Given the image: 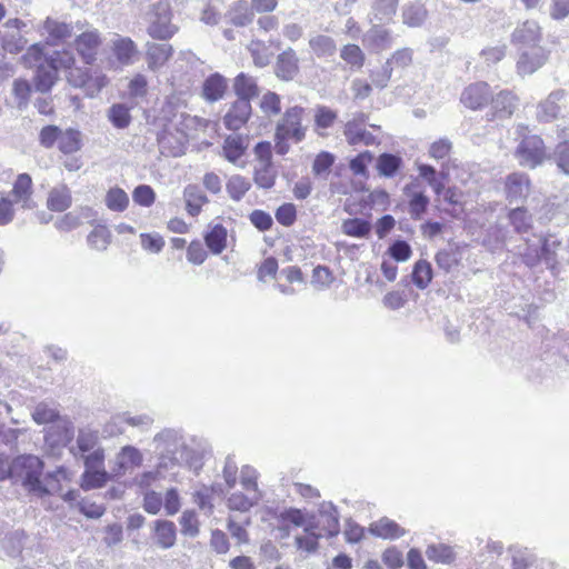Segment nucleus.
I'll list each match as a JSON object with an SVG mask.
<instances>
[{
	"mask_svg": "<svg viewBox=\"0 0 569 569\" xmlns=\"http://www.w3.org/2000/svg\"><path fill=\"white\" fill-rule=\"evenodd\" d=\"M43 462L36 456H20L9 461L8 458L0 456V481L11 479L13 482L21 485L38 497L44 495L59 493L62 490L61 480H67V469L58 468L54 472L49 473L43 483L40 480Z\"/></svg>",
	"mask_w": 569,
	"mask_h": 569,
	"instance_id": "1",
	"label": "nucleus"
},
{
	"mask_svg": "<svg viewBox=\"0 0 569 569\" xmlns=\"http://www.w3.org/2000/svg\"><path fill=\"white\" fill-rule=\"evenodd\" d=\"M152 446L159 470L169 471L181 466L200 467L201 458L187 445L181 429L163 428L153 436Z\"/></svg>",
	"mask_w": 569,
	"mask_h": 569,
	"instance_id": "2",
	"label": "nucleus"
},
{
	"mask_svg": "<svg viewBox=\"0 0 569 569\" xmlns=\"http://www.w3.org/2000/svg\"><path fill=\"white\" fill-rule=\"evenodd\" d=\"M43 48L41 44H33L29 48L28 52L23 56V59L28 63L37 64L34 76V87L37 91L46 93L51 90L52 86L57 80V74L60 69L66 72V79L71 82V53L63 49L62 51H53L49 58H43Z\"/></svg>",
	"mask_w": 569,
	"mask_h": 569,
	"instance_id": "3",
	"label": "nucleus"
},
{
	"mask_svg": "<svg viewBox=\"0 0 569 569\" xmlns=\"http://www.w3.org/2000/svg\"><path fill=\"white\" fill-rule=\"evenodd\" d=\"M305 108L293 106L288 108L278 121L274 133L276 151L286 154L289 151L288 141L301 142L306 138L307 126L302 124Z\"/></svg>",
	"mask_w": 569,
	"mask_h": 569,
	"instance_id": "4",
	"label": "nucleus"
},
{
	"mask_svg": "<svg viewBox=\"0 0 569 569\" xmlns=\"http://www.w3.org/2000/svg\"><path fill=\"white\" fill-rule=\"evenodd\" d=\"M527 130L526 126H518L517 131L521 139L515 149L513 156L519 166L536 169L550 159V153L543 139L538 134H526L525 131Z\"/></svg>",
	"mask_w": 569,
	"mask_h": 569,
	"instance_id": "5",
	"label": "nucleus"
},
{
	"mask_svg": "<svg viewBox=\"0 0 569 569\" xmlns=\"http://www.w3.org/2000/svg\"><path fill=\"white\" fill-rule=\"evenodd\" d=\"M76 443L77 452H73V455L82 460L83 466H104L106 451L101 445L98 430L89 427L80 428Z\"/></svg>",
	"mask_w": 569,
	"mask_h": 569,
	"instance_id": "6",
	"label": "nucleus"
},
{
	"mask_svg": "<svg viewBox=\"0 0 569 569\" xmlns=\"http://www.w3.org/2000/svg\"><path fill=\"white\" fill-rule=\"evenodd\" d=\"M172 12L169 4L157 3L153 7V14L147 28V33L157 40H169L177 32L178 27L171 22Z\"/></svg>",
	"mask_w": 569,
	"mask_h": 569,
	"instance_id": "7",
	"label": "nucleus"
},
{
	"mask_svg": "<svg viewBox=\"0 0 569 569\" xmlns=\"http://www.w3.org/2000/svg\"><path fill=\"white\" fill-rule=\"evenodd\" d=\"M143 463L141 450L132 445H126L119 449L110 461L111 476L123 477L129 470L140 468Z\"/></svg>",
	"mask_w": 569,
	"mask_h": 569,
	"instance_id": "8",
	"label": "nucleus"
},
{
	"mask_svg": "<svg viewBox=\"0 0 569 569\" xmlns=\"http://www.w3.org/2000/svg\"><path fill=\"white\" fill-rule=\"evenodd\" d=\"M76 28L81 31L73 40V49L79 57L87 63L91 64L96 60L98 49L101 44V37L97 29L84 30V24L77 23Z\"/></svg>",
	"mask_w": 569,
	"mask_h": 569,
	"instance_id": "9",
	"label": "nucleus"
},
{
	"mask_svg": "<svg viewBox=\"0 0 569 569\" xmlns=\"http://www.w3.org/2000/svg\"><path fill=\"white\" fill-rule=\"evenodd\" d=\"M367 116L365 113H357L345 124L343 134L351 146L365 144L372 146L376 143V138L372 133L366 130Z\"/></svg>",
	"mask_w": 569,
	"mask_h": 569,
	"instance_id": "10",
	"label": "nucleus"
},
{
	"mask_svg": "<svg viewBox=\"0 0 569 569\" xmlns=\"http://www.w3.org/2000/svg\"><path fill=\"white\" fill-rule=\"evenodd\" d=\"M541 38L542 32L538 22L526 20L515 29L511 41L513 44L518 46L519 50L532 49V47H540L539 42Z\"/></svg>",
	"mask_w": 569,
	"mask_h": 569,
	"instance_id": "11",
	"label": "nucleus"
},
{
	"mask_svg": "<svg viewBox=\"0 0 569 569\" xmlns=\"http://www.w3.org/2000/svg\"><path fill=\"white\" fill-rule=\"evenodd\" d=\"M361 41L367 50L378 53L392 47L393 36L389 29H386L379 22L362 34Z\"/></svg>",
	"mask_w": 569,
	"mask_h": 569,
	"instance_id": "12",
	"label": "nucleus"
},
{
	"mask_svg": "<svg viewBox=\"0 0 569 569\" xmlns=\"http://www.w3.org/2000/svg\"><path fill=\"white\" fill-rule=\"evenodd\" d=\"M557 144L550 153L560 172L569 176V124H558L556 127Z\"/></svg>",
	"mask_w": 569,
	"mask_h": 569,
	"instance_id": "13",
	"label": "nucleus"
},
{
	"mask_svg": "<svg viewBox=\"0 0 569 569\" xmlns=\"http://www.w3.org/2000/svg\"><path fill=\"white\" fill-rule=\"evenodd\" d=\"M40 144L44 148H52L58 142V148L64 154L71 153V128L62 131L57 126H46L39 134Z\"/></svg>",
	"mask_w": 569,
	"mask_h": 569,
	"instance_id": "14",
	"label": "nucleus"
},
{
	"mask_svg": "<svg viewBox=\"0 0 569 569\" xmlns=\"http://www.w3.org/2000/svg\"><path fill=\"white\" fill-rule=\"evenodd\" d=\"M566 97V91L562 89L555 90L549 96L540 101L537 106L536 119L540 123H550L558 119L561 113L560 102Z\"/></svg>",
	"mask_w": 569,
	"mask_h": 569,
	"instance_id": "15",
	"label": "nucleus"
},
{
	"mask_svg": "<svg viewBox=\"0 0 569 569\" xmlns=\"http://www.w3.org/2000/svg\"><path fill=\"white\" fill-rule=\"evenodd\" d=\"M491 90L486 82H476L468 86L461 93L460 101L471 110H478L486 107L491 99Z\"/></svg>",
	"mask_w": 569,
	"mask_h": 569,
	"instance_id": "16",
	"label": "nucleus"
},
{
	"mask_svg": "<svg viewBox=\"0 0 569 569\" xmlns=\"http://www.w3.org/2000/svg\"><path fill=\"white\" fill-rule=\"evenodd\" d=\"M517 61V72L520 76L531 74L542 67L547 60V53L542 47L521 49Z\"/></svg>",
	"mask_w": 569,
	"mask_h": 569,
	"instance_id": "17",
	"label": "nucleus"
},
{
	"mask_svg": "<svg viewBox=\"0 0 569 569\" xmlns=\"http://www.w3.org/2000/svg\"><path fill=\"white\" fill-rule=\"evenodd\" d=\"M531 181L525 172H512L506 177L505 191L509 201H519L528 197Z\"/></svg>",
	"mask_w": 569,
	"mask_h": 569,
	"instance_id": "18",
	"label": "nucleus"
},
{
	"mask_svg": "<svg viewBox=\"0 0 569 569\" xmlns=\"http://www.w3.org/2000/svg\"><path fill=\"white\" fill-rule=\"evenodd\" d=\"M146 61L150 71L157 72L163 68L173 54V47L169 43L147 42Z\"/></svg>",
	"mask_w": 569,
	"mask_h": 569,
	"instance_id": "19",
	"label": "nucleus"
},
{
	"mask_svg": "<svg viewBox=\"0 0 569 569\" xmlns=\"http://www.w3.org/2000/svg\"><path fill=\"white\" fill-rule=\"evenodd\" d=\"M111 49L118 62L122 66H131L139 53L138 47L131 38L119 34L112 40Z\"/></svg>",
	"mask_w": 569,
	"mask_h": 569,
	"instance_id": "20",
	"label": "nucleus"
},
{
	"mask_svg": "<svg viewBox=\"0 0 569 569\" xmlns=\"http://www.w3.org/2000/svg\"><path fill=\"white\" fill-rule=\"evenodd\" d=\"M13 202L21 203L23 209H33L36 202L32 200V179L28 173H20L11 190Z\"/></svg>",
	"mask_w": 569,
	"mask_h": 569,
	"instance_id": "21",
	"label": "nucleus"
},
{
	"mask_svg": "<svg viewBox=\"0 0 569 569\" xmlns=\"http://www.w3.org/2000/svg\"><path fill=\"white\" fill-rule=\"evenodd\" d=\"M251 114V104L246 99H237L223 118L229 130H239Z\"/></svg>",
	"mask_w": 569,
	"mask_h": 569,
	"instance_id": "22",
	"label": "nucleus"
},
{
	"mask_svg": "<svg viewBox=\"0 0 569 569\" xmlns=\"http://www.w3.org/2000/svg\"><path fill=\"white\" fill-rule=\"evenodd\" d=\"M111 471L107 472L104 466H84V471L80 478V487L83 490H92L103 487L109 480H113Z\"/></svg>",
	"mask_w": 569,
	"mask_h": 569,
	"instance_id": "23",
	"label": "nucleus"
},
{
	"mask_svg": "<svg viewBox=\"0 0 569 569\" xmlns=\"http://www.w3.org/2000/svg\"><path fill=\"white\" fill-rule=\"evenodd\" d=\"M299 72V60L293 49L281 52L276 62V74L284 81L292 80Z\"/></svg>",
	"mask_w": 569,
	"mask_h": 569,
	"instance_id": "24",
	"label": "nucleus"
},
{
	"mask_svg": "<svg viewBox=\"0 0 569 569\" xmlns=\"http://www.w3.org/2000/svg\"><path fill=\"white\" fill-rule=\"evenodd\" d=\"M490 101L493 117L499 119L510 118L518 106V98L508 90L500 91L495 98L491 96Z\"/></svg>",
	"mask_w": 569,
	"mask_h": 569,
	"instance_id": "25",
	"label": "nucleus"
},
{
	"mask_svg": "<svg viewBox=\"0 0 569 569\" xmlns=\"http://www.w3.org/2000/svg\"><path fill=\"white\" fill-rule=\"evenodd\" d=\"M318 515L322 532L329 537L338 535L340 523L337 507L330 501H323L319 505Z\"/></svg>",
	"mask_w": 569,
	"mask_h": 569,
	"instance_id": "26",
	"label": "nucleus"
},
{
	"mask_svg": "<svg viewBox=\"0 0 569 569\" xmlns=\"http://www.w3.org/2000/svg\"><path fill=\"white\" fill-rule=\"evenodd\" d=\"M248 147V137H243L241 134H230L223 141L222 154L229 162L238 164V161L246 153Z\"/></svg>",
	"mask_w": 569,
	"mask_h": 569,
	"instance_id": "27",
	"label": "nucleus"
},
{
	"mask_svg": "<svg viewBox=\"0 0 569 569\" xmlns=\"http://www.w3.org/2000/svg\"><path fill=\"white\" fill-rule=\"evenodd\" d=\"M399 0H371L370 22L389 23L398 9Z\"/></svg>",
	"mask_w": 569,
	"mask_h": 569,
	"instance_id": "28",
	"label": "nucleus"
},
{
	"mask_svg": "<svg viewBox=\"0 0 569 569\" xmlns=\"http://www.w3.org/2000/svg\"><path fill=\"white\" fill-rule=\"evenodd\" d=\"M369 531L382 539H398L406 535V530L400 527L396 521L383 517L369 526Z\"/></svg>",
	"mask_w": 569,
	"mask_h": 569,
	"instance_id": "29",
	"label": "nucleus"
},
{
	"mask_svg": "<svg viewBox=\"0 0 569 569\" xmlns=\"http://www.w3.org/2000/svg\"><path fill=\"white\" fill-rule=\"evenodd\" d=\"M426 556L431 562L447 566L452 565L457 559L455 547L443 542L429 543L426 548Z\"/></svg>",
	"mask_w": 569,
	"mask_h": 569,
	"instance_id": "30",
	"label": "nucleus"
},
{
	"mask_svg": "<svg viewBox=\"0 0 569 569\" xmlns=\"http://www.w3.org/2000/svg\"><path fill=\"white\" fill-rule=\"evenodd\" d=\"M262 498V493L253 491L233 492L227 499V506L231 510L247 512L252 507L257 506Z\"/></svg>",
	"mask_w": 569,
	"mask_h": 569,
	"instance_id": "31",
	"label": "nucleus"
},
{
	"mask_svg": "<svg viewBox=\"0 0 569 569\" xmlns=\"http://www.w3.org/2000/svg\"><path fill=\"white\" fill-rule=\"evenodd\" d=\"M309 48L319 59L333 57L337 52V43L335 39L330 36L320 33L310 37Z\"/></svg>",
	"mask_w": 569,
	"mask_h": 569,
	"instance_id": "32",
	"label": "nucleus"
},
{
	"mask_svg": "<svg viewBox=\"0 0 569 569\" xmlns=\"http://www.w3.org/2000/svg\"><path fill=\"white\" fill-rule=\"evenodd\" d=\"M227 17L233 26L246 27L253 21L254 12L246 0H239L230 7Z\"/></svg>",
	"mask_w": 569,
	"mask_h": 569,
	"instance_id": "33",
	"label": "nucleus"
},
{
	"mask_svg": "<svg viewBox=\"0 0 569 569\" xmlns=\"http://www.w3.org/2000/svg\"><path fill=\"white\" fill-rule=\"evenodd\" d=\"M416 184L405 187L403 191L409 197L408 208L412 219H420L427 210L429 198L421 191H415Z\"/></svg>",
	"mask_w": 569,
	"mask_h": 569,
	"instance_id": "34",
	"label": "nucleus"
},
{
	"mask_svg": "<svg viewBox=\"0 0 569 569\" xmlns=\"http://www.w3.org/2000/svg\"><path fill=\"white\" fill-rule=\"evenodd\" d=\"M43 30L47 33V43L59 46L70 36L69 26L52 18H47L43 23Z\"/></svg>",
	"mask_w": 569,
	"mask_h": 569,
	"instance_id": "35",
	"label": "nucleus"
},
{
	"mask_svg": "<svg viewBox=\"0 0 569 569\" xmlns=\"http://www.w3.org/2000/svg\"><path fill=\"white\" fill-rule=\"evenodd\" d=\"M227 80L219 73L208 77L202 86V96L207 101L220 100L227 90Z\"/></svg>",
	"mask_w": 569,
	"mask_h": 569,
	"instance_id": "36",
	"label": "nucleus"
},
{
	"mask_svg": "<svg viewBox=\"0 0 569 569\" xmlns=\"http://www.w3.org/2000/svg\"><path fill=\"white\" fill-rule=\"evenodd\" d=\"M183 199L186 203V210L192 217L198 216L202 206L208 202L207 196L197 184H188L184 188Z\"/></svg>",
	"mask_w": 569,
	"mask_h": 569,
	"instance_id": "37",
	"label": "nucleus"
},
{
	"mask_svg": "<svg viewBox=\"0 0 569 569\" xmlns=\"http://www.w3.org/2000/svg\"><path fill=\"white\" fill-rule=\"evenodd\" d=\"M71 204V194L67 184L52 188L47 199V207L50 211L62 212Z\"/></svg>",
	"mask_w": 569,
	"mask_h": 569,
	"instance_id": "38",
	"label": "nucleus"
},
{
	"mask_svg": "<svg viewBox=\"0 0 569 569\" xmlns=\"http://www.w3.org/2000/svg\"><path fill=\"white\" fill-rule=\"evenodd\" d=\"M402 22L410 27L417 28L422 26L428 17V11L426 7L420 2H412L406 4L402 8Z\"/></svg>",
	"mask_w": 569,
	"mask_h": 569,
	"instance_id": "39",
	"label": "nucleus"
},
{
	"mask_svg": "<svg viewBox=\"0 0 569 569\" xmlns=\"http://www.w3.org/2000/svg\"><path fill=\"white\" fill-rule=\"evenodd\" d=\"M154 537L157 543L168 549L176 542V526L169 520H157L154 521Z\"/></svg>",
	"mask_w": 569,
	"mask_h": 569,
	"instance_id": "40",
	"label": "nucleus"
},
{
	"mask_svg": "<svg viewBox=\"0 0 569 569\" xmlns=\"http://www.w3.org/2000/svg\"><path fill=\"white\" fill-rule=\"evenodd\" d=\"M204 242L213 254H220L227 247V229L222 224H214L206 234Z\"/></svg>",
	"mask_w": 569,
	"mask_h": 569,
	"instance_id": "41",
	"label": "nucleus"
},
{
	"mask_svg": "<svg viewBox=\"0 0 569 569\" xmlns=\"http://www.w3.org/2000/svg\"><path fill=\"white\" fill-rule=\"evenodd\" d=\"M341 231L353 238H368L371 231V223L361 218H349L342 221Z\"/></svg>",
	"mask_w": 569,
	"mask_h": 569,
	"instance_id": "42",
	"label": "nucleus"
},
{
	"mask_svg": "<svg viewBox=\"0 0 569 569\" xmlns=\"http://www.w3.org/2000/svg\"><path fill=\"white\" fill-rule=\"evenodd\" d=\"M233 89L238 99H246L250 102V99L258 94V86L252 77L246 73H240L236 77Z\"/></svg>",
	"mask_w": 569,
	"mask_h": 569,
	"instance_id": "43",
	"label": "nucleus"
},
{
	"mask_svg": "<svg viewBox=\"0 0 569 569\" xmlns=\"http://www.w3.org/2000/svg\"><path fill=\"white\" fill-rule=\"evenodd\" d=\"M104 203L111 211L123 212L129 206V196L123 189L112 187L106 193Z\"/></svg>",
	"mask_w": 569,
	"mask_h": 569,
	"instance_id": "44",
	"label": "nucleus"
},
{
	"mask_svg": "<svg viewBox=\"0 0 569 569\" xmlns=\"http://www.w3.org/2000/svg\"><path fill=\"white\" fill-rule=\"evenodd\" d=\"M251 187L250 181L239 174L231 176L226 184L229 197L234 201H240Z\"/></svg>",
	"mask_w": 569,
	"mask_h": 569,
	"instance_id": "45",
	"label": "nucleus"
},
{
	"mask_svg": "<svg viewBox=\"0 0 569 569\" xmlns=\"http://www.w3.org/2000/svg\"><path fill=\"white\" fill-rule=\"evenodd\" d=\"M24 532L16 530L6 535L1 542V548L9 557H18L22 553Z\"/></svg>",
	"mask_w": 569,
	"mask_h": 569,
	"instance_id": "46",
	"label": "nucleus"
},
{
	"mask_svg": "<svg viewBox=\"0 0 569 569\" xmlns=\"http://www.w3.org/2000/svg\"><path fill=\"white\" fill-rule=\"evenodd\" d=\"M276 180V170L271 162L258 163L254 169V182L258 187L270 189Z\"/></svg>",
	"mask_w": 569,
	"mask_h": 569,
	"instance_id": "47",
	"label": "nucleus"
},
{
	"mask_svg": "<svg viewBox=\"0 0 569 569\" xmlns=\"http://www.w3.org/2000/svg\"><path fill=\"white\" fill-rule=\"evenodd\" d=\"M111 242V232L106 226H97L88 236V243L92 249L103 251Z\"/></svg>",
	"mask_w": 569,
	"mask_h": 569,
	"instance_id": "48",
	"label": "nucleus"
},
{
	"mask_svg": "<svg viewBox=\"0 0 569 569\" xmlns=\"http://www.w3.org/2000/svg\"><path fill=\"white\" fill-rule=\"evenodd\" d=\"M401 163L402 160L400 157L391 153H382L377 160V169L383 177H393Z\"/></svg>",
	"mask_w": 569,
	"mask_h": 569,
	"instance_id": "49",
	"label": "nucleus"
},
{
	"mask_svg": "<svg viewBox=\"0 0 569 569\" xmlns=\"http://www.w3.org/2000/svg\"><path fill=\"white\" fill-rule=\"evenodd\" d=\"M431 279H432L431 264L426 260H419L418 262H416L413 271H412L413 283L418 288L425 289L428 287Z\"/></svg>",
	"mask_w": 569,
	"mask_h": 569,
	"instance_id": "50",
	"label": "nucleus"
},
{
	"mask_svg": "<svg viewBox=\"0 0 569 569\" xmlns=\"http://www.w3.org/2000/svg\"><path fill=\"white\" fill-rule=\"evenodd\" d=\"M559 247L560 241L555 237L545 238L541 246V258L553 272L557 271L556 250Z\"/></svg>",
	"mask_w": 569,
	"mask_h": 569,
	"instance_id": "51",
	"label": "nucleus"
},
{
	"mask_svg": "<svg viewBox=\"0 0 569 569\" xmlns=\"http://www.w3.org/2000/svg\"><path fill=\"white\" fill-rule=\"evenodd\" d=\"M508 551L511 555L512 569H528L533 561V557L527 548L511 546Z\"/></svg>",
	"mask_w": 569,
	"mask_h": 569,
	"instance_id": "52",
	"label": "nucleus"
},
{
	"mask_svg": "<svg viewBox=\"0 0 569 569\" xmlns=\"http://www.w3.org/2000/svg\"><path fill=\"white\" fill-rule=\"evenodd\" d=\"M340 57L348 64L361 68L365 63V53L357 44H346L340 50Z\"/></svg>",
	"mask_w": 569,
	"mask_h": 569,
	"instance_id": "53",
	"label": "nucleus"
},
{
	"mask_svg": "<svg viewBox=\"0 0 569 569\" xmlns=\"http://www.w3.org/2000/svg\"><path fill=\"white\" fill-rule=\"evenodd\" d=\"M259 107L261 111L269 117L278 116L281 111L280 96L272 91L266 92L261 97Z\"/></svg>",
	"mask_w": 569,
	"mask_h": 569,
	"instance_id": "54",
	"label": "nucleus"
},
{
	"mask_svg": "<svg viewBox=\"0 0 569 569\" xmlns=\"http://www.w3.org/2000/svg\"><path fill=\"white\" fill-rule=\"evenodd\" d=\"M12 92L17 99V108L24 110L29 104L31 84L24 79H17L13 82Z\"/></svg>",
	"mask_w": 569,
	"mask_h": 569,
	"instance_id": "55",
	"label": "nucleus"
},
{
	"mask_svg": "<svg viewBox=\"0 0 569 569\" xmlns=\"http://www.w3.org/2000/svg\"><path fill=\"white\" fill-rule=\"evenodd\" d=\"M437 266L446 272L451 271L459 263V253L456 249H442L436 254Z\"/></svg>",
	"mask_w": 569,
	"mask_h": 569,
	"instance_id": "56",
	"label": "nucleus"
},
{
	"mask_svg": "<svg viewBox=\"0 0 569 569\" xmlns=\"http://www.w3.org/2000/svg\"><path fill=\"white\" fill-rule=\"evenodd\" d=\"M337 118V112L326 106H317L315 109L316 129H328L332 127Z\"/></svg>",
	"mask_w": 569,
	"mask_h": 569,
	"instance_id": "57",
	"label": "nucleus"
},
{
	"mask_svg": "<svg viewBox=\"0 0 569 569\" xmlns=\"http://www.w3.org/2000/svg\"><path fill=\"white\" fill-rule=\"evenodd\" d=\"M258 471L249 465H246L241 468L240 483L244 491L262 493L258 487Z\"/></svg>",
	"mask_w": 569,
	"mask_h": 569,
	"instance_id": "58",
	"label": "nucleus"
},
{
	"mask_svg": "<svg viewBox=\"0 0 569 569\" xmlns=\"http://www.w3.org/2000/svg\"><path fill=\"white\" fill-rule=\"evenodd\" d=\"M108 83V79L104 74H97L94 77H87L84 80H81L79 83L73 79V87L80 86L83 87L86 93L90 97L97 94L103 87Z\"/></svg>",
	"mask_w": 569,
	"mask_h": 569,
	"instance_id": "59",
	"label": "nucleus"
},
{
	"mask_svg": "<svg viewBox=\"0 0 569 569\" xmlns=\"http://www.w3.org/2000/svg\"><path fill=\"white\" fill-rule=\"evenodd\" d=\"M109 120L119 129L127 128L131 117L129 109L124 104H114L109 110Z\"/></svg>",
	"mask_w": 569,
	"mask_h": 569,
	"instance_id": "60",
	"label": "nucleus"
},
{
	"mask_svg": "<svg viewBox=\"0 0 569 569\" xmlns=\"http://www.w3.org/2000/svg\"><path fill=\"white\" fill-rule=\"evenodd\" d=\"M133 201L141 207H151L156 201V193L148 184H139L132 192Z\"/></svg>",
	"mask_w": 569,
	"mask_h": 569,
	"instance_id": "61",
	"label": "nucleus"
},
{
	"mask_svg": "<svg viewBox=\"0 0 569 569\" xmlns=\"http://www.w3.org/2000/svg\"><path fill=\"white\" fill-rule=\"evenodd\" d=\"M509 219L518 232L527 231L531 223V218L525 208H516L510 211Z\"/></svg>",
	"mask_w": 569,
	"mask_h": 569,
	"instance_id": "62",
	"label": "nucleus"
},
{
	"mask_svg": "<svg viewBox=\"0 0 569 569\" xmlns=\"http://www.w3.org/2000/svg\"><path fill=\"white\" fill-rule=\"evenodd\" d=\"M181 532L194 537L199 532V522L194 511L186 510L180 518Z\"/></svg>",
	"mask_w": 569,
	"mask_h": 569,
	"instance_id": "63",
	"label": "nucleus"
},
{
	"mask_svg": "<svg viewBox=\"0 0 569 569\" xmlns=\"http://www.w3.org/2000/svg\"><path fill=\"white\" fill-rule=\"evenodd\" d=\"M140 242L142 249L151 253H159L164 247V240L158 233H141Z\"/></svg>",
	"mask_w": 569,
	"mask_h": 569,
	"instance_id": "64",
	"label": "nucleus"
}]
</instances>
